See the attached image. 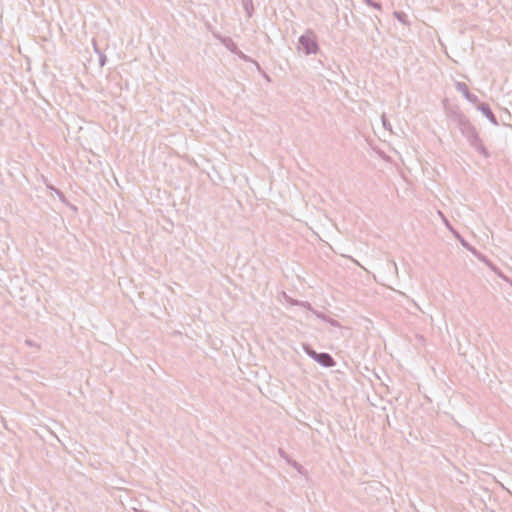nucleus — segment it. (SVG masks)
<instances>
[{"instance_id": "423d86ee", "label": "nucleus", "mask_w": 512, "mask_h": 512, "mask_svg": "<svg viewBox=\"0 0 512 512\" xmlns=\"http://www.w3.org/2000/svg\"><path fill=\"white\" fill-rule=\"evenodd\" d=\"M455 87L457 91H459L463 95V97L470 103L475 104L478 102V96L471 93L468 86L464 82L457 81L455 83Z\"/></svg>"}, {"instance_id": "ddd939ff", "label": "nucleus", "mask_w": 512, "mask_h": 512, "mask_svg": "<svg viewBox=\"0 0 512 512\" xmlns=\"http://www.w3.org/2000/svg\"><path fill=\"white\" fill-rule=\"evenodd\" d=\"M369 7H372L376 10H382V4L380 2L374 0H363Z\"/></svg>"}, {"instance_id": "0eeeda50", "label": "nucleus", "mask_w": 512, "mask_h": 512, "mask_svg": "<svg viewBox=\"0 0 512 512\" xmlns=\"http://www.w3.org/2000/svg\"><path fill=\"white\" fill-rule=\"evenodd\" d=\"M456 125L463 136H466L476 129L467 116Z\"/></svg>"}, {"instance_id": "4468645a", "label": "nucleus", "mask_w": 512, "mask_h": 512, "mask_svg": "<svg viewBox=\"0 0 512 512\" xmlns=\"http://www.w3.org/2000/svg\"><path fill=\"white\" fill-rule=\"evenodd\" d=\"M54 190H55V193L57 194V196L59 197V199H60V201L62 203L70 205L68 200H67V198H66V196L64 195V193L61 190H59V189H54Z\"/></svg>"}, {"instance_id": "39448f33", "label": "nucleus", "mask_w": 512, "mask_h": 512, "mask_svg": "<svg viewBox=\"0 0 512 512\" xmlns=\"http://www.w3.org/2000/svg\"><path fill=\"white\" fill-rule=\"evenodd\" d=\"M476 109L482 113V115L487 118V120L494 126H498L499 122L495 114L493 113L490 105L486 102H480L478 100L477 103L474 104Z\"/></svg>"}, {"instance_id": "1a4fd4ad", "label": "nucleus", "mask_w": 512, "mask_h": 512, "mask_svg": "<svg viewBox=\"0 0 512 512\" xmlns=\"http://www.w3.org/2000/svg\"><path fill=\"white\" fill-rule=\"evenodd\" d=\"M242 5L248 18L252 17L254 13V6L252 0H242Z\"/></svg>"}, {"instance_id": "f3484780", "label": "nucleus", "mask_w": 512, "mask_h": 512, "mask_svg": "<svg viewBox=\"0 0 512 512\" xmlns=\"http://www.w3.org/2000/svg\"><path fill=\"white\" fill-rule=\"evenodd\" d=\"M459 241H460V243H461V245L463 247L467 248L470 251L474 250V248L466 240H464L462 237H459Z\"/></svg>"}, {"instance_id": "20e7f679", "label": "nucleus", "mask_w": 512, "mask_h": 512, "mask_svg": "<svg viewBox=\"0 0 512 512\" xmlns=\"http://www.w3.org/2000/svg\"><path fill=\"white\" fill-rule=\"evenodd\" d=\"M447 102V99L443 101L444 111L452 122L457 124L466 117L457 105H448Z\"/></svg>"}, {"instance_id": "412c9836", "label": "nucleus", "mask_w": 512, "mask_h": 512, "mask_svg": "<svg viewBox=\"0 0 512 512\" xmlns=\"http://www.w3.org/2000/svg\"><path fill=\"white\" fill-rule=\"evenodd\" d=\"M263 75H264L265 79H267L268 81H270V78H269V76H268L266 73H264Z\"/></svg>"}, {"instance_id": "5701e85b", "label": "nucleus", "mask_w": 512, "mask_h": 512, "mask_svg": "<svg viewBox=\"0 0 512 512\" xmlns=\"http://www.w3.org/2000/svg\"><path fill=\"white\" fill-rule=\"evenodd\" d=\"M70 207H71L73 210H75V211L77 210L76 206H74V205H70Z\"/></svg>"}, {"instance_id": "7ed1b4c3", "label": "nucleus", "mask_w": 512, "mask_h": 512, "mask_svg": "<svg viewBox=\"0 0 512 512\" xmlns=\"http://www.w3.org/2000/svg\"><path fill=\"white\" fill-rule=\"evenodd\" d=\"M469 143V145L480 155H482L484 158L488 159L490 158L491 154L489 150L486 148V146L483 144V141L481 137L479 136V133L477 129L472 131L471 133L464 136Z\"/></svg>"}, {"instance_id": "f257e3e1", "label": "nucleus", "mask_w": 512, "mask_h": 512, "mask_svg": "<svg viewBox=\"0 0 512 512\" xmlns=\"http://www.w3.org/2000/svg\"><path fill=\"white\" fill-rule=\"evenodd\" d=\"M297 50L306 56L318 54L321 51L318 36L311 28L298 38Z\"/></svg>"}, {"instance_id": "9b49d317", "label": "nucleus", "mask_w": 512, "mask_h": 512, "mask_svg": "<svg viewBox=\"0 0 512 512\" xmlns=\"http://www.w3.org/2000/svg\"><path fill=\"white\" fill-rule=\"evenodd\" d=\"M278 453L279 455L285 459L291 466L295 467V468H298L300 467V465L294 461V460H290L289 457H288V454L282 449V448H279L278 450Z\"/></svg>"}, {"instance_id": "f8f14e48", "label": "nucleus", "mask_w": 512, "mask_h": 512, "mask_svg": "<svg viewBox=\"0 0 512 512\" xmlns=\"http://www.w3.org/2000/svg\"><path fill=\"white\" fill-rule=\"evenodd\" d=\"M317 316L321 319H323L324 321L328 322L331 326H334V327H339L340 324L337 320L333 319V318H330V317H327L326 315L322 314V313H319L317 314Z\"/></svg>"}, {"instance_id": "6ab92c4d", "label": "nucleus", "mask_w": 512, "mask_h": 512, "mask_svg": "<svg viewBox=\"0 0 512 512\" xmlns=\"http://www.w3.org/2000/svg\"><path fill=\"white\" fill-rule=\"evenodd\" d=\"M488 264L493 271L497 272L500 275V272L498 271V268H496L495 265H493L491 262H489Z\"/></svg>"}, {"instance_id": "aec40b11", "label": "nucleus", "mask_w": 512, "mask_h": 512, "mask_svg": "<svg viewBox=\"0 0 512 512\" xmlns=\"http://www.w3.org/2000/svg\"><path fill=\"white\" fill-rule=\"evenodd\" d=\"M387 124H388L387 120H386V119H383V125H384V127H387Z\"/></svg>"}, {"instance_id": "2eb2a0df", "label": "nucleus", "mask_w": 512, "mask_h": 512, "mask_svg": "<svg viewBox=\"0 0 512 512\" xmlns=\"http://www.w3.org/2000/svg\"><path fill=\"white\" fill-rule=\"evenodd\" d=\"M234 54L246 62L252 61V59L249 56H247L246 54H244L240 49H238V52L234 53Z\"/></svg>"}, {"instance_id": "6e6552de", "label": "nucleus", "mask_w": 512, "mask_h": 512, "mask_svg": "<svg viewBox=\"0 0 512 512\" xmlns=\"http://www.w3.org/2000/svg\"><path fill=\"white\" fill-rule=\"evenodd\" d=\"M222 44L231 52V53H237L238 52V45L233 41L230 37H223L221 39Z\"/></svg>"}, {"instance_id": "dca6fc26", "label": "nucleus", "mask_w": 512, "mask_h": 512, "mask_svg": "<svg viewBox=\"0 0 512 512\" xmlns=\"http://www.w3.org/2000/svg\"><path fill=\"white\" fill-rule=\"evenodd\" d=\"M98 56H99V65H100V67H103L107 62V57L104 52L100 53Z\"/></svg>"}, {"instance_id": "a211bd4d", "label": "nucleus", "mask_w": 512, "mask_h": 512, "mask_svg": "<svg viewBox=\"0 0 512 512\" xmlns=\"http://www.w3.org/2000/svg\"><path fill=\"white\" fill-rule=\"evenodd\" d=\"M92 44H93V48H94L95 53H97V54L99 55L100 53H102V52H103V51L99 48V46H98V44H97L96 40H93V41H92Z\"/></svg>"}, {"instance_id": "f03ea898", "label": "nucleus", "mask_w": 512, "mask_h": 512, "mask_svg": "<svg viewBox=\"0 0 512 512\" xmlns=\"http://www.w3.org/2000/svg\"><path fill=\"white\" fill-rule=\"evenodd\" d=\"M304 353L324 368H331L336 365V360L327 352H317L310 344L303 343Z\"/></svg>"}, {"instance_id": "4be33fe9", "label": "nucleus", "mask_w": 512, "mask_h": 512, "mask_svg": "<svg viewBox=\"0 0 512 512\" xmlns=\"http://www.w3.org/2000/svg\"><path fill=\"white\" fill-rule=\"evenodd\" d=\"M253 62L256 64L257 68L260 70L261 68H260L259 63H257L256 61H253Z\"/></svg>"}, {"instance_id": "9d476101", "label": "nucleus", "mask_w": 512, "mask_h": 512, "mask_svg": "<svg viewBox=\"0 0 512 512\" xmlns=\"http://www.w3.org/2000/svg\"><path fill=\"white\" fill-rule=\"evenodd\" d=\"M393 15L402 24H404V25H409L410 24V22L408 20V16H407V14L405 12H403V11H394Z\"/></svg>"}]
</instances>
